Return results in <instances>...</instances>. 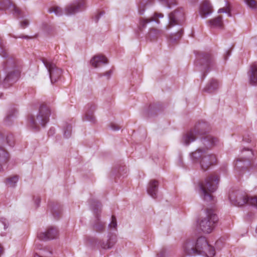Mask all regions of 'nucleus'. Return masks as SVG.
<instances>
[{"label":"nucleus","mask_w":257,"mask_h":257,"mask_svg":"<svg viewBox=\"0 0 257 257\" xmlns=\"http://www.w3.org/2000/svg\"><path fill=\"white\" fill-rule=\"evenodd\" d=\"M242 161V160H240V159H238L236 161V164H235V168L237 170H239V168L241 167V168H242L241 166H240L239 165V164L241 163V162Z\"/></svg>","instance_id":"43"},{"label":"nucleus","mask_w":257,"mask_h":257,"mask_svg":"<svg viewBox=\"0 0 257 257\" xmlns=\"http://www.w3.org/2000/svg\"><path fill=\"white\" fill-rule=\"evenodd\" d=\"M255 232L257 233V228L255 229Z\"/></svg>","instance_id":"55"},{"label":"nucleus","mask_w":257,"mask_h":257,"mask_svg":"<svg viewBox=\"0 0 257 257\" xmlns=\"http://www.w3.org/2000/svg\"><path fill=\"white\" fill-rule=\"evenodd\" d=\"M163 31L156 29H151L148 33L147 37L151 40L156 39L163 34Z\"/></svg>","instance_id":"25"},{"label":"nucleus","mask_w":257,"mask_h":257,"mask_svg":"<svg viewBox=\"0 0 257 257\" xmlns=\"http://www.w3.org/2000/svg\"><path fill=\"white\" fill-rule=\"evenodd\" d=\"M29 25V22L27 20H25L21 22L20 23L21 27L23 29H25Z\"/></svg>","instance_id":"39"},{"label":"nucleus","mask_w":257,"mask_h":257,"mask_svg":"<svg viewBox=\"0 0 257 257\" xmlns=\"http://www.w3.org/2000/svg\"><path fill=\"white\" fill-rule=\"evenodd\" d=\"M72 130L71 125L68 124L67 125L64 132V136L65 138H68L71 136Z\"/></svg>","instance_id":"36"},{"label":"nucleus","mask_w":257,"mask_h":257,"mask_svg":"<svg viewBox=\"0 0 257 257\" xmlns=\"http://www.w3.org/2000/svg\"><path fill=\"white\" fill-rule=\"evenodd\" d=\"M42 62L48 71L51 83L56 82L61 75V70L57 67L53 62L47 59L43 58Z\"/></svg>","instance_id":"10"},{"label":"nucleus","mask_w":257,"mask_h":257,"mask_svg":"<svg viewBox=\"0 0 257 257\" xmlns=\"http://www.w3.org/2000/svg\"><path fill=\"white\" fill-rule=\"evenodd\" d=\"M41 202V199L39 197H37L35 199V203L36 204V207H38L39 206V204Z\"/></svg>","instance_id":"45"},{"label":"nucleus","mask_w":257,"mask_h":257,"mask_svg":"<svg viewBox=\"0 0 257 257\" xmlns=\"http://www.w3.org/2000/svg\"><path fill=\"white\" fill-rule=\"evenodd\" d=\"M58 230L56 228L49 227L45 232H41L38 234V237L42 240L53 239L57 237Z\"/></svg>","instance_id":"16"},{"label":"nucleus","mask_w":257,"mask_h":257,"mask_svg":"<svg viewBox=\"0 0 257 257\" xmlns=\"http://www.w3.org/2000/svg\"><path fill=\"white\" fill-rule=\"evenodd\" d=\"M53 131H54L53 129L51 128V129L50 130V131H49V133H49V134H50V133H51V132H52H52H53Z\"/></svg>","instance_id":"53"},{"label":"nucleus","mask_w":257,"mask_h":257,"mask_svg":"<svg viewBox=\"0 0 257 257\" xmlns=\"http://www.w3.org/2000/svg\"><path fill=\"white\" fill-rule=\"evenodd\" d=\"M87 107L88 109L85 113L83 119L85 120L89 121L92 123H94L95 121V119L93 115V111L95 109V106L94 105L88 104Z\"/></svg>","instance_id":"23"},{"label":"nucleus","mask_w":257,"mask_h":257,"mask_svg":"<svg viewBox=\"0 0 257 257\" xmlns=\"http://www.w3.org/2000/svg\"><path fill=\"white\" fill-rule=\"evenodd\" d=\"M209 126L205 122H199L195 126L193 130L186 133L183 137V141L186 145L195 141L196 137L202 136L200 139L201 144L208 149L215 146L218 142V138L210 135H206L208 132Z\"/></svg>","instance_id":"1"},{"label":"nucleus","mask_w":257,"mask_h":257,"mask_svg":"<svg viewBox=\"0 0 257 257\" xmlns=\"http://www.w3.org/2000/svg\"><path fill=\"white\" fill-rule=\"evenodd\" d=\"M218 13H227L229 17L231 16V9L229 6H227V4H226V6L224 8H220L218 11Z\"/></svg>","instance_id":"33"},{"label":"nucleus","mask_w":257,"mask_h":257,"mask_svg":"<svg viewBox=\"0 0 257 257\" xmlns=\"http://www.w3.org/2000/svg\"><path fill=\"white\" fill-rule=\"evenodd\" d=\"M111 73H112L111 70H109V71L106 72L103 75L101 74L100 76L104 75V76H107V78H109L110 77V76L111 74Z\"/></svg>","instance_id":"44"},{"label":"nucleus","mask_w":257,"mask_h":257,"mask_svg":"<svg viewBox=\"0 0 257 257\" xmlns=\"http://www.w3.org/2000/svg\"><path fill=\"white\" fill-rule=\"evenodd\" d=\"M158 187V181L157 180H152L149 184L147 192L153 198H156L157 197Z\"/></svg>","instance_id":"21"},{"label":"nucleus","mask_w":257,"mask_h":257,"mask_svg":"<svg viewBox=\"0 0 257 257\" xmlns=\"http://www.w3.org/2000/svg\"><path fill=\"white\" fill-rule=\"evenodd\" d=\"M5 8L9 9L17 18L23 16L22 11L9 0H0V9Z\"/></svg>","instance_id":"13"},{"label":"nucleus","mask_w":257,"mask_h":257,"mask_svg":"<svg viewBox=\"0 0 257 257\" xmlns=\"http://www.w3.org/2000/svg\"><path fill=\"white\" fill-rule=\"evenodd\" d=\"M4 252L3 247L0 244V254L3 253Z\"/></svg>","instance_id":"50"},{"label":"nucleus","mask_w":257,"mask_h":257,"mask_svg":"<svg viewBox=\"0 0 257 257\" xmlns=\"http://www.w3.org/2000/svg\"><path fill=\"white\" fill-rule=\"evenodd\" d=\"M7 227H8V226H7L6 224H4V228L6 229Z\"/></svg>","instance_id":"54"},{"label":"nucleus","mask_w":257,"mask_h":257,"mask_svg":"<svg viewBox=\"0 0 257 257\" xmlns=\"http://www.w3.org/2000/svg\"><path fill=\"white\" fill-rule=\"evenodd\" d=\"M110 127L112 130L114 131H117L120 129V127L118 125L114 123H111Z\"/></svg>","instance_id":"41"},{"label":"nucleus","mask_w":257,"mask_h":257,"mask_svg":"<svg viewBox=\"0 0 257 257\" xmlns=\"http://www.w3.org/2000/svg\"><path fill=\"white\" fill-rule=\"evenodd\" d=\"M184 19V11L182 9H176L169 15V22L166 29H170L175 25L181 24Z\"/></svg>","instance_id":"11"},{"label":"nucleus","mask_w":257,"mask_h":257,"mask_svg":"<svg viewBox=\"0 0 257 257\" xmlns=\"http://www.w3.org/2000/svg\"><path fill=\"white\" fill-rule=\"evenodd\" d=\"M103 14H104V12H100L99 14H98L97 15H96L94 18L95 22L97 23L98 21L99 18L101 16H102Z\"/></svg>","instance_id":"42"},{"label":"nucleus","mask_w":257,"mask_h":257,"mask_svg":"<svg viewBox=\"0 0 257 257\" xmlns=\"http://www.w3.org/2000/svg\"><path fill=\"white\" fill-rule=\"evenodd\" d=\"M218 218L212 209H207L205 216L201 219L199 227L206 233H210L214 228Z\"/></svg>","instance_id":"8"},{"label":"nucleus","mask_w":257,"mask_h":257,"mask_svg":"<svg viewBox=\"0 0 257 257\" xmlns=\"http://www.w3.org/2000/svg\"><path fill=\"white\" fill-rule=\"evenodd\" d=\"M49 13H54L56 16H61L63 14V11L61 8L58 6H53L49 10Z\"/></svg>","instance_id":"28"},{"label":"nucleus","mask_w":257,"mask_h":257,"mask_svg":"<svg viewBox=\"0 0 257 257\" xmlns=\"http://www.w3.org/2000/svg\"><path fill=\"white\" fill-rule=\"evenodd\" d=\"M186 254L202 255L205 257H213L215 251L213 246L209 244L204 237H199L196 239H187L183 245Z\"/></svg>","instance_id":"3"},{"label":"nucleus","mask_w":257,"mask_h":257,"mask_svg":"<svg viewBox=\"0 0 257 257\" xmlns=\"http://www.w3.org/2000/svg\"><path fill=\"white\" fill-rule=\"evenodd\" d=\"M243 140L246 142H250L251 141V138L247 139V140L246 138H244Z\"/></svg>","instance_id":"52"},{"label":"nucleus","mask_w":257,"mask_h":257,"mask_svg":"<svg viewBox=\"0 0 257 257\" xmlns=\"http://www.w3.org/2000/svg\"><path fill=\"white\" fill-rule=\"evenodd\" d=\"M230 202L236 206H242L246 203V196L238 192H232L229 195Z\"/></svg>","instance_id":"15"},{"label":"nucleus","mask_w":257,"mask_h":257,"mask_svg":"<svg viewBox=\"0 0 257 257\" xmlns=\"http://www.w3.org/2000/svg\"><path fill=\"white\" fill-rule=\"evenodd\" d=\"M213 11L212 7L208 1H204L200 7V14L201 16L205 18L210 15Z\"/></svg>","instance_id":"19"},{"label":"nucleus","mask_w":257,"mask_h":257,"mask_svg":"<svg viewBox=\"0 0 257 257\" xmlns=\"http://www.w3.org/2000/svg\"><path fill=\"white\" fill-rule=\"evenodd\" d=\"M7 143L10 145V146H13L14 145V140L13 139V137L12 135L8 136L7 137Z\"/></svg>","instance_id":"38"},{"label":"nucleus","mask_w":257,"mask_h":257,"mask_svg":"<svg viewBox=\"0 0 257 257\" xmlns=\"http://www.w3.org/2000/svg\"><path fill=\"white\" fill-rule=\"evenodd\" d=\"M165 252L164 251H161L159 254H157L158 257H164Z\"/></svg>","instance_id":"47"},{"label":"nucleus","mask_w":257,"mask_h":257,"mask_svg":"<svg viewBox=\"0 0 257 257\" xmlns=\"http://www.w3.org/2000/svg\"><path fill=\"white\" fill-rule=\"evenodd\" d=\"M19 38L28 39H30L31 37L28 36H21L19 37Z\"/></svg>","instance_id":"49"},{"label":"nucleus","mask_w":257,"mask_h":257,"mask_svg":"<svg viewBox=\"0 0 257 257\" xmlns=\"http://www.w3.org/2000/svg\"><path fill=\"white\" fill-rule=\"evenodd\" d=\"M92 66L95 68L99 67L101 64L107 63V58L103 55H98L94 56L90 61Z\"/></svg>","instance_id":"20"},{"label":"nucleus","mask_w":257,"mask_h":257,"mask_svg":"<svg viewBox=\"0 0 257 257\" xmlns=\"http://www.w3.org/2000/svg\"><path fill=\"white\" fill-rule=\"evenodd\" d=\"M50 114V108L45 105H41L36 115H31L29 117V126L35 131H39L41 126L45 127L49 122Z\"/></svg>","instance_id":"5"},{"label":"nucleus","mask_w":257,"mask_h":257,"mask_svg":"<svg viewBox=\"0 0 257 257\" xmlns=\"http://www.w3.org/2000/svg\"><path fill=\"white\" fill-rule=\"evenodd\" d=\"M18 181V177L17 176H15L13 177H11L7 179V181L10 187H15L16 184L17 183Z\"/></svg>","instance_id":"31"},{"label":"nucleus","mask_w":257,"mask_h":257,"mask_svg":"<svg viewBox=\"0 0 257 257\" xmlns=\"http://www.w3.org/2000/svg\"><path fill=\"white\" fill-rule=\"evenodd\" d=\"M55 211H53V210L52 211V213H53V215H54V216L55 217H56L57 216H58V214H56V213L55 212Z\"/></svg>","instance_id":"51"},{"label":"nucleus","mask_w":257,"mask_h":257,"mask_svg":"<svg viewBox=\"0 0 257 257\" xmlns=\"http://www.w3.org/2000/svg\"><path fill=\"white\" fill-rule=\"evenodd\" d=\"M219 180V177L217 175L212 174L206 177L204 181L200 183V189L203 199L205 201L207 202L212 201V203H214L213 196L211 193L214 192L217 189Z\"/></svg>","instance_id":"4"},{"label":"nucleus","mask_w":257,"mask_h":257,"mask_svg":"<svg viewBox=\"0 0 257 257\" xmlns=\"http://www.w3.org/2000/svg\"><path fill=\"white\" fill-rule=\"evenodd\" d=\"M108 226L110 228H116L117 227L116 219L115 216L112 215L111 217V221L109 224Z\"/></svg>","instance_id":"37"},{"label":"nucleus","mask_w":257,"mask_h":257,"mask_svg":"<svg viewBox=\"0 0 257 257\" xmlns=\"http://www.w3.org/2000/svg\"><path fill=\"white\" fill-rule=\"evenodd\" d=\"M107 239L106 241L100 242V246L104 249L111 248L117 241V237L115 234L109 233L107 236Z\"/></svg>","instance_id":"18"},{"label":"nucleus","mask_w":257,"mask_h":257,"mask_svg":"<svg viewBox=\"0 0 257 257\" xmlns=\"http://www.w3.org/2000/svg\"><path fill=\"white\" fill-rule=\"evenodd\" d=\"M246 203L248 204L254 206L257 208V198L256 197H246Z\"/></svg>","instance_id":"32"},{"label":"nucleus","mask_w":257,"mask_h":257,"mask_svg":"<svg viewBox=\"0 0 257 257\" xmlns=\"http://www.w3.org/2000/svg\"><path fill=\"white\" fill-rule=\"evenodd\" d=\"M162 4L166 5L168 8H171L172 6L177 5L176 0H159Z\"/></svg>","instance_id":"29"},{"label":"nucleus","mask_w":257,"mask_h":257,"mask_svg":"<svg viewBox=\"0 0 257 257\" xmlns=\"http://www.w3.org/2000/svg\"><path fill=\"white\" fill-rule=\"evenodd\" d=\"M247 76L249 84L251 85H257V63L253 62L249 66L247 72Z\"/></svg>","instance_id":"17"},{"label":"nucleus","mask_w":257,"mask_h":257,"mask_svg":"<svg viewBox=\"0 0 257 257\" xmlns=\"http://www.w3.org/2000/svg\"><path fill=\"white\" fill-rule=\"evenodd\" d=\"M230 53H231V51H230V50H228L226 52V54H225V56H224V59H227V57H228V56H230Z\"/></svg>","instance_id":"46"},{"label":"nucleus","mask_w":257,"mask_h":257,"mask_svg":"<svg viewBox=\"0 0 257 257\" xmlns=\"http://www.w3.org/2000/svg\"><path fill=\"white\" fill-rule=\"evenodd\" d=\"M91 206L95 215V219L92 225L93 229L96 232H101L104 231L105 223L100 219L101 204L98 201L92 199L90 201Z\"/></svg>","instance_id":"9"},{"label":"nucleus","mask_w":257,"mask_h":257,"mask_svg":"<svg viewBox=\"0 0 257 257\" xmlns=\"http://www.w3.org/2000/svg\"><path fill=\"white\" fill-rule=\"evenodd\" d=\"M8 159L9 154L7 151L3 147H0V172L3 170V166L6 164Z\"/></svg>","instance_id":"24"},{"label":"nucleus","mask_w":257,"mask_h":257,"mask_svg":"<svg viewBox=\"0 0 257 257\" xmlns=\"http://www.w3.org/2000/svg\"><path fill=\"white\" fill-rule=\"evenodd\" d=\"M0 55L6 59L3 64L4 69L6 71L10 70L2 83L4 87L7 88L16 82L19 78L20 72L16 69L18 66L19 61L14 56L9 54L1 38H0Z\"/></svg>","instance_id":"2"},{"label":"nucleus","mask_w":257,"mask_h":257,"mask_svg":"<svg viewBox=\"0 0 257 257\" xmlns=\"http://www.w3.org/2000/svg\"><path fill=\"white\" fill-rule=\"evenodd\" d=\"M147 5V0H142L139 6V13L142 15L144 14L145 11V6Z\"/></svg>","instance_id":"35"},{"label":"nucleus","mask_w":257,"mask_h":257,"mask_svg":"<svg viewBox=\"0 0 257 257\" xmlns=\"http://www.w3.org/2000/svg\"><path fill=\"white\" fill-rule=\"evenodd\" d=\"M16 113V110L15 109H13L8 112L5 118V122L6 124H10L12 118L15 116Z\"/></svg>","instance_id":"27"},{"label":"nucleus","mask_w":257,"mask_h":257,"mask_svg":"<svg viewBox=\"0 0 257 257\" xmlns=\"http://www.w3.org/2000/svg\"><path fill=\"white\" fill-rule=\"evenodd\" d=\"M191 157L194 163H200L201 170L204 171L207 170L217 162L216 157L214 154H207L204 150L200 148L192 152Z\"/></svg>","instance_id":"6"},{"label":"nucleus","mask_w":257,"mask_h":257,"mask_svg":"<svg viewBox=\"0 0 257 257\" xmlns=\"http://www.w3.org/2000/svg\"><path fill=\"white\" fill-rule=\"evenodd\" d=\"M183 30L181 29L174 35H171L170 37V40L172 42H175L177 40H179L183 35Z\"/></svg>","instance_id":"30"},{"label":"nucleus","mask_w":257,"mask_h":257,"mask_svg":"<svg viewBox=\"0 0 257 257\" xmlns=\"http://www.w3.org/2000/svg\"><path fill=\"white\" fill-rule=\"evenodd\" d=\"M150 109H151V108H150V109H149V110H146V111H145V112H144L145 114L147 116H148V117H149V116H150V112H149V111H150Z\"/></svg>","instance_id":"48"},{"label":"nucleus","mask_w":257,"mask_h":257,"mask_svg":"<svg viewBox=\"0 0 257 257\" xmlns=\"http://www.w3.org/2000/svg\"><path fill=\"white\" fill-rule=\"evenodd\" d=\"M247 151H248L249 154L246 156V158H244L243 161L249 160L252 156H253V152L251 150H247Z\"/></svg>","instance_id":"40"},{"label":"nucleus","mask_w":257,"mask_h":257,"mask_svg":"<svg viewBox=\"0 0 257 257\" xmlns=\"http://www.w3.org/2000/svg\"><path fill=\"white\" fill-rule=\"evenodd\" d=\"M219 86L218 81L216 79H212L204 88L203 91L208 93H213L218 89Z\"/></svg>","instance_id":"22"},{"label":"nucleus","mask_w":257,"mask_h":257,"mask_svg":"<svg viewBox=\"0 0 257 257\" xmlns=\"http://www.w3.org/2000/svg\"><path fill=\"white\" fill-rule=\"evenodd\" d=\"M210 25L215 27H221L222 23V16H218L216 18L209 21Z\"/></svg>","instance_id":"26"},{"label":"nucleus","mask_w":257,"mask_h":257,"mask_svg":"<svg viewBox=\"0 0 257 257\" xmlns=\"http://www.w3.org/2000/svg\"><path fill=\"white\" fill-rule=\"evenodd\" d=\"M85 3L84 0H77L67 6L65 8L67 15H74L85 9Z\"/></svg>","instance_id":"12"},{"label":"nucleus","mask_w":257,"mask_h":257,"mask_svg":"<svg viewBox=\"0 0 257 257\" xmlns=\"http://www.w3.org/2000/svg\"><path fill=\"white\" fill-rule=\"evenodd\" d=\"M245 4L251 9L257 8V2L255 0H244Z\"/></svg>","instance_id":"34"},{"label":"nucleus","mask_w":257,"mask_h":257,"mask_svg":"<svg viewBox=\"0 0 257 257\" xmlns=\"http://www.w3.org/2000/svg\"><path fill=\"white\" fill-rule=\"evenodd\" d=\"M197 65L200 66L202 72L201 78L204 79L208 73L217 70V65L212 54L210 52H202L197 56Z\"/></svg>","instance_id":"7"},{"label":"nucleus","mask_w":257,"mask_h":257,"mask_svg":"<svg viewBox=\"0 0 257 257\" xmlns=\"http://www.w3.org/2000/svg\"><path fill=\"white\" fill-rule=\"evenodd\" d=\"M163 17V15L161 13H155L154 16L149 18H141L139 20V23L138 25V28L140 31H142L145 28H146L147 25L150 22H155L159 24L160 23L159 20L158 18Z\"/></svg>","instance_id":"14"}]
</instances>
